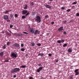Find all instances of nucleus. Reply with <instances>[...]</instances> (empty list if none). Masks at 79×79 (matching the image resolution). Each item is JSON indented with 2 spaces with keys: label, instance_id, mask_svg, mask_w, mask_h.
Listing matches in <instances>:
<instances>
[{
  "label": "nucleus",
  "instance_id": "f257e3e1",
  "mask_svg": "<svg viewBox=\"0 0 79 79\" xmlns=\"http://www.w3.org/2000/svg\"><path fill=\"white\" fill-rule=\"evenodd\" d=\"M20 70V69L19 68H15L14 69L11 71V73H16V72H19Z\"/></svg>",
  "mask_w": 79,
  "mask_h": 79
},
{
  "label": "nucleus",
  "instance_id": "f03ea898",
  "mask_svg": "<svg viewBox=\"0 0 79 79\" xmlns=\"http://www.w3.org/2000/svg\"><path fill=\"white\" fill-rule=\"evenodd\" d=\"M11 57L12 58H16L18 56V53L16 52H13L11 54Z\"/></svg>",
  "mask_w": 79,
  "mask_h": 79
},
{
  "label": "nucleus",
  "instance_id": "7ed1b4c3",
  "mask_svg": "<svg viewBox=\"0 0 79 79\" xmlns=\"http://www.w3.org/2000/svg\"><path fill=\"white\" fill-rule=\"evenodd\" d=\"M36 19H35V20L37 21V23H40L41 22V18L40 16H38L36 17Z\"/></svg>",
  "mask_w": 79,
  "mask_h": 79
},
{
  "label": "nucleus",
  "instance_id": "20e7f679",
  "mask_svg": "<svg viewBox=\"0 0 79 79\" xmlns=\"http://www.w3.org/2000/svg\"><path fill=\"white\" fill-rule=\"evenodd\" d=\"M29 31L32 34H34V31H35V29L33 28H30Z\"/></svg>",
  "mask_w": 79,
  "mask_h": 79
},
{
  "label": "nucleus",
  "instance_id": "39448f33",
  "mask_svg": "<svg viewBox=\"0 0 79 79\" xmlns=\"http://www.w3.org/2000/svg\"><path fill=\"white\" fill-rule=\"evenodd\" d=\"M43 69V67H39L38 69L37 70V73H40V71H42Z\"/></svg>",
  "mask_w": 79,
  "mask_h": 79
},
{
  "label": "nucleus",
  "instance_id": "423d86ee",
  "mask_svg": "<svg viewBox=\"0 0 79 79\" xmlns=\"http://www.w3.org/2000/svg\"><path fill=\"white\" fill-rule=\"evenodd\" d=\"M40 31L37 30H36L35 32H34V34L35 35L36 34H40Z\"/></svg>",
  "mask_w": 79,
  "mask_h": 79
},
{
  "label": "nucleus",
  "instance_id": "0eeeda50",
  "mask_svg": "<svg viewBox=\"0 0 79 79\" xmlns=\"http://www.w3.org/2000/svg\"><path fill=\"white\" fill-rule=\"evenodd\" d=\"M63 30H64L63 27H60L58 29V31L59 32H61V31H63Z\"/></svg>",
  "mask_w": 79,
  "mask_h": 79
},
{
  "label": "nucleus",
  "instance_id": "6e6552de",
  "mask_svg": "<svg viewBox=\"0 0 79 79\" xmlns=\"http://www.w3.org/2000/svg\"><path fill=\"white\" fill-rule=\"evenodd\" d=\"M45 6L46 8H48V9H50L51 8V6L48 4L45 5Z\"/></svg>",
  "mask_w": 79,
  "mask_h": 79
},
{
  "label": "nucleus",
  "instance_id": "1a4fd4ad",
  "mask_svg": "<svg viewBox=\"0 0 79 79\" xmlns=\"http://www.w3.org/2000/svg\"><path fill=\"white\" fill-rule=\"evenodd\" d=\"M27 13V10H24L22 11V13H23V15H26Z\"/></svg>",
  "mask_w": 79,
  "mask_h": 79
},
{
  "label": "nucleus",
  "instance_id": "9d476101",
  "mask_svg": "<svg viewBox=\"0 0 79 79\" xmlns=\"http://www.w3.org/2000/svg\"><path fill=\"white\" fill-rule=\"evenodd\" d=\"M73 51V48H70L68 49V52H71Z\"/></svg>",
  "mask_w": 79,
  "mask_h": 79
},
{
  "label": "nucleus",
  "instance_id": "9b49d317",
  "mask_svg": "<svg viewBox=\"0 0 79 79\" xmlns=\"http://www.w3.org/2000/svg\"><path fill=\"white\" fill-rule=\"evenodd\" d=\"M14 45L15 47H19V44H17V43H15L14 44Z\"/></svg>",
  "mask_w": 79,
  "mask_h": 79
},
{
  "label": "nucleus",
  "instance_id": "f8f14e48",
  "mask_svg": "<svg viewBox=\"0 0 79 79\" xmlns=\"http://www.w3.org/2000/svg\"><path fill=\"white\" fill-rule=\"evenodd\" d=\"M4 19H8V16L7 15H5L4 16Z\"/></svg>",
  "mask_w": 79,
  "mask_h": 79
},
{
  "label": "nucleus",
  "instance_id": "ddd939ff",
  "mask_svg": "<svg viewBox=\"0 0 79 79\" xmlns=\"http://www.w3.org/2000/svg\"><path fill=\"white\" fill-rule=\"evenodd\" d=\"M44 55V54L43 53H39L38 55V56H43Z\"/></svg>",
  "mask_w": 79,
  "mask_h": 79
},
{
  "label": "nucleus",
  "instance_id": "4468645a",
  "mask_svg": "<svg viewBox=\"0 0 79 79\" xmlns=\"http://www.w3.org/2000/svg\"><path fill=\"white\" fill-rule=\"evenodd\" d=\"M24 10H27V5L25 4V6L23 7Z\"/></svg>",
  "mask_w": 79,
  "mask_h": 79
},
{
  "label": "nucleus",
  "instance_id": "2eb2a0df",
  "mask_svg": "<svg viewBox=\"0 0 79 79\" xmlns=\"http://www.w3.org/2000/svg\"><path fill=\"white\" fill-rule=\"evenodd\" d=\"M10 11V10H6L4 12V13L5 14H8V13Z\"/></svg>",
  "mask_w": 79,
  "mask_h": 79
},
{
  "label": "nucleus",
  "instance_id": "dca6fc26",
  "mask_svg": "<svg viewBox=\"0 0 79 79\" xmlns=\"http://www.w3.org/2000/svg\"><path fill=\"white\" fill-rule=\"evenodd\" d=\"M14 35H15L16 37H18V36H19V34L14 33Z\"/></svg>",
  "mask_w": 79,
  "mask_h": 79
},
{
  "label": "nucleus",
  "instance_id": "f3484780",
  "mask_svg": "<svg viewBox=\"0 0 79 79\" xmlns=\"http://www.w3.org/2000/svg\"><path fill=\"white\" fill-rule=\"evenodd\" d=\"M31 46V47H34V45H35V43H32L31 44H30Z\"/></svg>",
  "mask_w": 79,
  "mask_h": 79
},
{
  "label": "nucleus",
  "instance_id": "a211bd4d",
  "mask_svg": "<svg viewBox=\"0 0 79 79\" xmlns=\"http://www.w3.org/2000/svg\"><path fill=\"white\" fill-rule=\"evenodd\" d=\"M36 14V12H32V16H34V15H35Z\"/></svg>",
  "mask_w": 79,
  "mask_h": 79
},
{
  "label": "nucleus",
  "instance_id": "6ab92c4d",
  "mask_svg": "<svg viewBox=\"0 0 79 79\" xmlns=\"http://www.w3.org/2000/svg\"><path fill=\"white\" fill-rule=\"evenodd\" d=\"M78 71H79V69H76L74 71L75 73H77L78 72Z\"/></svg>",
  "mask_w": 79,
  "mask_h": 79
},
{
  "label": "nucleus",
  "instance_id": "aec40b11",
  "mask_svg": "<svg viewBox=\"0 0 79 79\" xmlns=\"http://www.w3.org/2000/svg\"><path fill=\"white\" fill-rule=\"evenodd\" d=\"M68 45V44H65L63 45V47H66Z\"/></svg>",
  "mask_w": 79,
  "mask_h": 79
},
{
  "label": "nucleus",
  "instance_id": "412c9836",
  "mask_svg": "<svg viewBox=\"0 0 79 79\" xmlns=\"http://www.w3.org/2000/svg\"><path fill=\"white\" fill-rule=\"evenodd\" d=\"M77 2H73L72 3V5H76V4H77Z\"/></svg>",
  "mask_w": 79,
  "mask_h": 79
},
{
  "label": "nucleus",
  "instance_id": "4be33fe9",
  "mask_svg": "<svg viewBox=\"0 0 79 79\" xmlns=\"http://www.w3.org/2000/svg\"><path fill=\"white\" fill-rule=\"evenodd\" d=\"M57 42L58 44H60V43H61V41L60 40H58L57 41Z\"/></svg>",
  "mask_w": 79,
  "mask_h": 79
},
{
  "label": "nucleus",
  "instance_id": "5701e85b",
  "mask_svg": "<svg viewBox=\"0 0 79 79\" xmlns=\"http://www.w3.org/2000/svg\"><path fill=\"white\" fill-rule=\"evenodd\" d=\"M10 43H11L10 42H7V43L6 45L7 46L9 45L10 44Z\"/></svg>",
  "mask_w": 79,
  "mask_h": 79
},
{
  "label": "nucleus",
  "instance_id": "b1692460",
  "mask_svg": "<svg viewBox=\"0 0 79 79\" xmlns=\"http://www.w3.org/2000/svg\"><path fill=\"white\" fill-rule=\"evenodd\" d=\"M3 52H1V53H0V55L1 56H3Z\"/></svg>",
  "mask_w": 79,
  "mask_h": 79
},
{
  "label": "nucleus",
  "instance_id": "393cba45",
  "mask_svg": "<svg viewBox=\"0 0 79 79\" xmlns=\"http://www.w3.org/2000/svg\"><path fill=\"white\" fill-rule=\"evenodd\" d=\"M21 51H22V52H24V50H25V49H24V48H22L21 49Z\"/></svg>",
  "mask_w": 79,
  "mask_h": 79
},
{
  "label": "nucleus",
  "instance_id": "a878e982",
  "mask_svg": "<svg viewBox=\"0 0 79 79\" xmlns=\"http://www.w3.org/2000/svg\"><path fill=\"white\" fill-rule=\"evenodd\" d=\"M26 65H22L21 66V68H26Z\"/></svg>",
  "mask_w": 79,
  "mask_h": 79
},
{
  "label": "nucleus",
  "instance_id": "bb28decb",
  "mask_svg": "<svg viewBox=\"0 0 79 79\" xmlns=\"http://www.w3.org/2000/svg\"><path fill=\"white\" fill-rule=\"evenodd\" d=\"M3 49H5L6 48V45H4L3 47Z\"/></svg>",
  "mask_w": 79,
  "mask_h": 79
},
{
  "label": "nucleus",
  "instance_id": "cd10ccee",
  "mask_svg": "<svg viewBox=\"0 0 79 79\" xmlns=\"http://www.w3.org/2000/svg\"><path fill=\"white\" fill-rule=\"evenodd\" d=\"M15 18H18V14H15Z\"/></svg>",
  "mask_w": 79,
  "mask_h": 79
},
{
  "label": "nucleus",
  "instance_id": "c85d7f7f",
  "mask_svg": "<svg viewBox=\"0 0 79 79\" xmlns=\"http://www.w3.org/2000/svg\"><path fill=\"white\" fill-rule=\"evenodd\" d=\"M71 11V9H69L66 10L67 12H69Z\"/></svg>",
  "mask_w": 79,
  "mask_h": 79
},
{
  "label": "nucleus",
  "instance_id": "c756f323",
  "mask_svg": "<svg viewBox=\"0 0 79 79\" xmlns=\"http://www.w3.org/2000/svg\"><path fill=\"white\" fill-rule=\"evenodd\" d=\"M75 75H76V76H77V75H79V72H76V73H75Z\"/></svg>",
  "mask_w": 79,
  "mask_h": 79
},
{
  "label": "nucleus",
  "instance_id": "7c9ffc66",
  "mask_svg": "<svg viewBox=\"0 0 79 79\" xmlns=\"http://www.w3.org/2000/svg\"><path fill=\"white\" fill-rule=\"evenodd\" d=\"M37 45L40 47V46H41V44L40 43H38L37 44Z\"/></svg>",
  "mask_w": 79,
  "mask_h": 79
},
{
  "label": "nucleus",
  "instance_id": "2f4dec72",
  "mask_svg": "<svg viewBox=\"0 0 79 79\" xmlns=\"http://www.w3.org/2000/svg\"><path fill=\"white\" fill-rule=\"evenodd\" d=\"M73 79V76H71L69 78V79Z\"/></svg>",
  "mask_w": 79,
  "mask_h": 79
},
{
  "label": "nucleus",
  "instance_id": "473e14b6",
  "mask_svg": "<svg viewBox=\"0 0 79 79\" xmlns=\"http://www.w3.org/2000/svg\"><path fill=\"white\" fill-rule=\"evenodd\" d=\"M48 55L49 56H52V54L50 53L48 54Z\"/></svg>",
  "mask_w": 79,
  "mask_h": 79
},
{
  "label": "nucleus",
  "instance_id": "72a5a7b5",
  "mask_svg": "<svg viewBox=\"0 0 79 79\" xmlns=\"http://www.w3.org/2000/svg\"><path fill=\"white\" fill-rule=\"evenodd\" d=\"M38 66H42V64H38Z\"/></svg>",
  "mask_w": 79,
  "mask_h": 79
},
{
  "label": "nucleus",
  "instance_id": "f704fd0d",
  "mask_svg": "<svg viewBox=\"0 0 79 79\" xmlns=\"http://www.w3.org/2000/svg\"><path fill=\"white\" fill-rule=\"evenodd\" d=\"M76 16H79V13L78 12L77 13Z\"/></svg>",
  "mask_w": 79,
  "mask_h": 79
},
{
  "label": "nucleus",
  "instance_id": "c9c22d12",
  "mask_svg": "<svg viewBox=\"0 0 79 79\" xmlns=\"http://www.w3.org/2000/svg\"><path fill=\"white\" fill-rule=\"evenodd\" d=\"M22 19H25V18H26V17H25V16H22Z\"/></svg>",
  "mask_w": 79,
  "mask_h": 79
},
{
  "label": "nucleus",
  "instance_id": "e433bc0d",
  "mask_svg": "<svg viewBox=\"0 0 79 79\" xmlns=\"http://www.w3.org/2000/svg\"><path fill=\"white\" fill-rule=\"evenodd\" d=\"M30 4L31 5V6H33V5H34V3H33V2H31L30 3Z\"/></svg>",
  "mask_w": 79,
  "mask_h": 79
},
{
  "label": "nucleus",
  "instance_id": "4c0bfd02",
  "mask_svg": "<svg viewBox=\"0 0 79 79\" xmlns=\"http://www.w3.org/2000/svg\"><path fill=\"white\" fill-rule=\"evenodd\" d=\"M29 15V12H27V14H26V16H28Z\"/></svg>",
  "mask_w": 79,
  "mask_h": 79
},
{
  "label": "nucleus",
  "instance_id": "58836bf2",
  "mask_svg": "<svg viewBox=\"0 0 79 79\" xmlns=\"http://www.w3.org/2000/svg\"><path fill=\"white\" fill-rule=\"evenodd\" d=\"M10 18H13V15L10 14Z\"/></svg>",
  "mask_w": 79,
  "mask_h": 79
},
{
  "label": "nucleus",
  "instance_id": "ea45409f",
  "mask_svg": "<svg viewBox=\"0 0 79 79\" xmlns=\"http://www.w3.org/2000/svg\"><path fill=\"white\" fill-rule=\"evenodd\" d=\"M23 34H28V33L26 32H23Z\"/></svg>",
  "mask_w": 79,
  "mask_h": 79
},
{
  "label": "nucleus",
  "instance_id": "a19ab883",
  "mask_svg": "<svg viewBox=\"0 0 79 79\" xmlns=\"http://www.w3.org/2000/svg\"><path fill=\"white\" fill-rule=\"evenodd\" d=\"M4 62H9V61H8V60H6L4 61Z\"/></svg>",
  "mask_w": 79,
  "mask_h": 79
},
{
  "label": "nucleus",
  "instance_id": "79ce46f5",
  "mask_svg": "<svg viewBox=\"0 0 79 79\" xmlns=\"http://www.w3.org/2000/svg\"><path fill=\"white\" fill-rule=\"evenodd\" d=\"M64 42V40H61V42H62V43Z\"/></svg>",
  "mask_w": 79,
  "mask_h": 79
},
{
  "label": "nucleus",
  "instance_id": "37998d69",
  "mask_svg": "<svg viewBox=\"0 0 79 79\" xmlns=\"http://www.w3.org/2000/svg\"><path fill=\"white\" fill-rule=\"evenodd\" d=\"M65 8H64V7H61V10H64L65 9Z\"/></svg>",
  "mask_w": 79,
  "mask_h": 79
},
{
  "label": "nucleus",
  "instance_id": "c03bdc74",
  "mask_svg": "<svg viewBox=\"0 0 79 79\" xmlns=\"http://www.w3.org/2000/svg\"><path fill=\"white\" fill-rule=\"evenodd\" d=\"M13 27V25H10V28H11V27Z\"/></svg>",
  "mask_w": 79,
  "mask_h": 79
},
{
  "label": "nucleus",
  "instance_id": "a18cd8bd",
  "mask_svg": "<svg viewBox=\"0 0 79 79\" xmlns=\"http://www.w3.org/2000/svg\"><path fill=\"white\" fill-rule=\"evenodd\" d=\"M63 34H66V31H64Z\"/></svg>",
  "mask_w": 79,
  "mask_h": 79
},
{
  "label": "nucleus",
  "instance_id": "49530a36",
  "mask_svg": "<svg viewBox=\"0 0 79 79\" xmlns=\"http://www.w3.org/2000/svg\"><path fill=\"white\" fill-rule=\"evenodd\" d=\"M13 77H14V78H15L16 77V75H14L13 76Z\"/></svg>",
  "mask_w": 79,
  "mask_h": 79
},
{
  "label": "nucleus",
  "instance_id": "de8ad7c7",
  "mask_svg": "<svg viewBox=\"0 0 79 79\" xmlns=\"http://www.w3.org/2000/svg\"><path fill=\"white\" fill-rule=\"evenodd\" d=\"M63 23H65V24H66V23H67V21H63Z\"/></svg>",
  "mask_w": 79,
  "mask_h": 79
},
{
  "label": "nucleus",
  "instance_id": "09e8293b",
  "mask_svg": "<svg viewBox=\"0 0 79 79\" xmlns=\"http://www.w3.org/2000/svg\"><path fill=\"white\" fill-rule=\"evenodd\" d=\"M48 15H45V18H48Z\"/></svg>",
  "mask_w": 79,
  "mask_h": 79
},
{
  "label": "nucleus",
  "instance_id": "8fccbe9b",
  "mask_svg": "<svg viewBox=\"0 0 79 79\" xmlns=\"http://www.w3.org/2000/svg\"><path fill=\"white\" fill-rule=\"evenodd\" d=\"M29 79H33V77H29Z\"/></svg>",
  "mask_w": 79,
  "mask_h": 79
},
{
  "label": "nucleus",
  "instance_id": "3c124183",
  "mask_svg": "<svg viewBox=\"0 0 79 79\" xmlns=\"http://www.w3.org/2000/svg\"><path fill=\"white\" fill-rule=\"evenodd\" d=\"M21 47H24V44H21Z\"/></svg>",
  "mask_w": 79,
  "mask_h": 79
},
{
  "label": "nucleus",
  "instance_id": "603ef678",
  "mask_svg": "<svg viewBox=\"0 0 79 79\" xmlns=\"http://www.w3.org/2000/svg\"><path fill=\"white\" fill-rule=\"evenodd\" d=\"M23 35L22 34H19V36H23Z\"/></svg>",
  "mask_w": 79,
  "mask_h": 79
},
{
  "label": "nucleus",
  "instance_id": "864d4df0",
  "mask_svg": "<svg viewBox=\"0 0 79 79\" xmlns=\"http://www.w3.org/2000/svg\"><path fill=\"white\" fill-rule=\"evenodd\" d=\"M51 24H54V22H52Z\"/></svg>",
  "mask_w": 79,
  "mask_h": 79
},
{
  "label": "nucleus",
  "instance_id": "5fc2aeb1",
  "mask_svg": "<svg viewBox=\"0 0 79 79\" xmlns=\"http://www.w3.org/2000/svg\"><path fill=\"white\" fill-rule=\"evenodd\" d=\"M7 22H10V20H7Z\"/></svg>",
  "mask_w": 79,
  "mask_h": 79
},
{
  "label": "nucleus",
  "instance_id": "6e6d98bb",
  "mask_svg": "<svg viewBox=\"0 0 79 79\" xmlns=\"http://www.w3.org/2000/svg\"><path fill=\"white\" fill-rule=\"evenodd\" d=\"M8 31L9 32H10V33H12V32H11V31L8 30Z\"/></svg>",
  "mask_w": 79,
  "mask_h": 79
},
{
  "label": "nucleus",
  "instance_id": "4d7b16f0",
  "mask_svg": "<svg viewBox=\"0 0 79 79\" xmlns=\"http://www.w3.org/2000/svg\"><path fill=\"white\" fill-rule=\"evenodd\" d=\"M56 63H57V62H58V60L57 59L56 60Z\"/></svg>",
  "mask_w": 79,
  "mask_h": 79
},
{
  "label": "nucleus",
  "instance_id": "13d9d810",
  "mask_svg": "<svg viewBox=\"0 0 79 79\" xmlns=\"http://www.w3.org/2000/svg\"><path fill=\"white\" fill-rule=\"evenodd\" d=\"M40 79H44V78L43 77H41Z\"/></svg>",
  "mask_w": 79,
  "mask_h": 79
},
{
  "label": "nucleus",
  "instance_id": "bf43d9fd",
  "mask_svg": "<svg viewBox=\"0 0 79 79\" xmlns=\"http://www.w3.org/2000/svg\"><path fill=\"white\" fill-rule=\"evenodd\" d=\"M53 0H49V1H50V2H52V1H53Z\"/></svg>",
  "mask_w": 79,
  "mask_h": 79
},
{
  "label": "nucleus",
  "instance_id": "052dcab7",
  "mask_svg": "<svg viewBox=\"0 0 79 79\" xmlns=\"http://www.w3.org/2000/svg\"><path fill=\"white\" fill-rule=\"evenodd\" d=\"M74 6H72V8H74Z\"/></svg>",
  "mask_w": 79,
  "mask_h": 79
},
{
  "label": "nucleus",
  "instance_id": "680f3d73",
  "mask_svg": "<svg viewBox=\"0 0 79 79\" xmlns=\"http://www.w3.org/2000/svg\"><path fill=\"white\" fill-rule=\"evenodd\" d=\"M2 34H4V32H3V31H2Z\"/></svg>",
  "mask_w": 79,
  "mask_h": 79
},
{
  "label": "nucleus",
  "instance_id": "e2e57ef3",
  "mask_svg": "<svg viewBox=\"0 0 79 79\" xmlns=\"http://www.w3.org/2000/svg\"><path fill=\"white\" fill-rule=\"evenodd\" d=\"M60 45H61V44H60Z\"/></svg>",
  "mask_w": 79,
  "mask_h": 79
}]
</instances>
